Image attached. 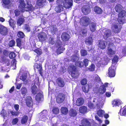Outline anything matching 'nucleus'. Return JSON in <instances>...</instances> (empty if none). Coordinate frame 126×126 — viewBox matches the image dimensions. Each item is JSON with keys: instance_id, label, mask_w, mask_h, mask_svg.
I'll use <instances>...</instances> for the list:
<instances>
[{"instance_id": "f257e3e1", "label": "nucleus", "mask_w": 126, "mask_h": 126, "mask_svg": "<svg viewBox=\"0 0 126 126\" xmlns=\"http://www.w3.org/2000/svg\"><path fill=\"white\" fill-rule=\"evenodd\" d=\"M68 71L69 74L74 78L77 77L79 74L76 67L74 65H70L68 68Z\"/></svg>"}, {"instance_id": "f03ea898", "label": "nucleus", "mask_w": 126, "mask_h": 126, "mask_svg": "<svg viewBox=\"0 0 126 126\" xmlns=\"http://www.w3.org/2000/svg\"><path fill=\"white\" fill-rule=\"evenodd\" d=\"M90 19L88 16L82 17L80 19L79 22L82 26L86 27L90 23Z\"/></svg>"}, {"instance_id": "7ed1b4c3", "label": "nucleus", "mask_w": 126, "mask_h": 126, "mask_svg": "<svg viewBox=\"0 0 126 126\" xmlns=\"http://www.w3.org/2000/svg\"><path fill=\"white\" fill-rule=\"evenodd\" d=\"M65 98V95L62 93H60L57 96L56 101L57 103H61L64 101Z\"/></svg>"}, {"instance_id": "20e7f679", "label": "nucleus", "mask_w": 126, "mask_h": 126, "mask_svg": "<svg viewBox=\"0 0 126 126\" xmlns=\"http://www.w3.org/2000/svg\"><path fill=\"white\" fill-rule=\"evenodd\" d=\"M109 76L111 78L114 77L115 75V66L111 65L108 70Z\"/></svg>"}, {"instance_id": "39448f33", "label": "nucleus", "mask_w": 126, "mask_h": 126, "mask_svg": "<svg viewBox=\"0 0 126 126\" xmlns=\"http://www.w3.org/2000/svg\"><path fill=\"white\" fill-rule=\"evenodd\" d=\"M73 2L72 0H64L63 1L64 7L66 9H69L72 6Z\"/></svg>"}, {"instance_id": "423d86ee", "label": "nucleus", "mask_w": 126, "mask_h": 126, "mask_svg": "<svg viewBox=\"0 0 126 126\" xmlns=\"http://www.w3.org/2000/svg\"><path fill=\"white\" fill-rule=\"evenodd\" d=\"M37 36L39 39V41L41 42L45 41L47 38V35L43 32H41L38 33Z\"/></svg>"}, {"instance_id": "0eeeda50", "label": "nucleus", "mask_w": 126, "mask_h": 126, "mask_svg": "<svg viewBox=\"0 0 126 126\" xmlns=\"http://www.w3.org/2000/svg\"><path fill=\"white\" fill-rule=\"evenodd\" d=\"M111 28L112 29V30L114 33H118L120 32L122 27L121 26H119L117 24H115L112 25Z\"/></svg>"}, {"instance_id": "6e6552de", "label": "nucleus", "mask_w": 126, "mask_h": 126, "mask_svg": "<svg viewBox=\"0 0 126 126\" xmlns=\"http://www.w3.org/2000/svg\"><path fill=\"white\" fill-rule=\"evenodd\" d=\"M0 62L3 64H6L7 66H9L10 64L9 59L6 58L4 56H2L1 57Z\"/></svg>"}, {"instance_id": "1a4fd4ad", "label": "nucleus", "mask_w": 126, "mask_h": 126, "mask_svg": "<svg viewBox=\"0 0 126 126\" xmlns=\"http://www.w3.org/2000/svg\"><path fill=\"white\" fill-rule=\"evenodd\" d=\"M26 103L27 106L29 107H32L33 106L32 99L30 96H28L26 99Z\"/></svg>"}, {"instance_id": "9d476101", "label": "nucleus", "mask_w": 126, "mask_h": 126, "mask_svg": "<svg viewBox=\"0 0 126 126\" xmlns=\"http://www.w3.org/2000/svg\"><path fill=\"white\" fill-rule=\"evenodd\" d=\"M8 32L7 28L2 25L0 26V33L1 34L5 35L7 34Z\"/></svg>"}, {"instance_id": "9b49d317", "label": "nucleus", "mask_w": 126, "mask_h": 126, "mask_svg": "<svg viewBox=\"0 0 126 126\" xmlns=\"http://www.w3.org/2000/svg\"><path fill=\"white\" fill-rule=\"evenodd\" d=\"M98 46L99 48L102 49L106 48V47L105 44L106 42L105 41L100 40H98Z\"/></svg>"}, {"instance_id": "f8f14e48", "label": "nucleus", "mask_w": 126, "mask_h": 126, "mask_svg": "<svg viewBox=\"0 0 126 126\" xmlns=\"http://www.w3.org/2000/svg\"><path fill=\"white\" fill-rule=\"evenodd\" d=\"M56 83L58 85L61 87H63L65 85L64 82L61 78H58L56 79Z\"/></svg>"}, {"instance_id": "ddd939ff", "label": "nucleus", "mask_w": 126, "mask_h": 126, "mask_svg": "<svg viewBox=\"0 0 126 126\" xmlns=\"http://www.w3.org/2000/svg\"><path fill=\"white\" fill-rule=\"evenodd\" d=\"M81 11L82 13L85 15L88 14L91 11L90 8L87 6H84L81 8Z\"/></svg>"}, {"instance_id": "4468645a", "label": "nucleus", "mask_w": 126, "mask_h": 126, "mask_svg": "<svg viewBox=\"0 0 126 126\" xmlns=\"http://www.w3.org/2000/svg\"><path fill=\"white\" fill-rule=\"evenodd\" d=\"M61 38L63 41H67L69 39V35L66 32H64L62 33Z\"/></svg>"}, {"instance_id": "2eb2a0df", "label": "nucleus", "mask_w": 126, "mask_h": 126, "mask_svg": "<svg viewBox=\"0 0 126 126\" xmlns=\"http://www.w3.org/2000/svg\"><path fill=\"white\" fill-rule=\"evenodd\" d=\"M108 83H106L104 85H102L101 86V88L99 90V93L100 94H103L105 92L106 90V87H107L108 85Z\"/></svg>"}, {"instance_id": "dca6fc26", "label": "nucleus", "mask_w": 126, "mask_h": 126, "mask_svg": "<svg viewBox=\"0 0 126 126\" xmlns=\"http://www.w3.org/2000/svg\"><path fill=\"white\" fill-rule=\"evenodd\" d=\"M27 6L26 7H25H25L24 8L23 11H21L22 12L24 11L25 9V10L27 11H33L34 10V8L32 6V4H29L28 2L27 3Z\"/></svg>"}, {"instance_id": "f3484780", "label": "nucleus", "mask_w": 126, "mask_h": 126, "mask_svg": "<svg viewBox=\"0 0 126 126\" xmlns=\"http://www.w3.org/2000/svg\"><path fill=\"white\" fill-rule=\"evenodd\" d=\"M25 21L24 17L22 15L21 17L18 18L17 21V25L18 26H20Z\"/></svg>"}, {"instance_id": "a211bd4d", "label": "nucleus", "mask_w": 126, "mask_h": 126, "mask_svg": "<svg viewBox=\"0 0 126 126\" xmlns=\"http://www.w3.org/2000/svg\"><path fill=\"white\" fill-rule=\"evenodd\" d=\"M96 24L95 23L91 22L89 24V27L90 31L92 32H94L96 30Z\"/></svg>"}, {"instance_id": "6ab92c4d", "label": "nucleus", "mask_w": 126, "mask_h": 126, "mask_svg": "<svg viewBox=\"0 0 126 126\" xmlns=\"http://www.w3.org/2000/svg\"><path fill=\"white\" fill-rule=\"evenodd\" d=\"M93 40L92 37L89 36L86 38L85 41V44L88 46H90L92 45L93 42Z\"/></svg>"}, {"instance_id": "aec40b11", "label": "nucleus", "mask_w": 126, "mask_h": 126, "mask_svg": "<svg viewBox=\"0 0 126 126\" xmlns=\"http://www.w3.org/2000/svg\"><path fill=\"white\" fill-rule=\"evenodd\" d=\"M46 2V0H37L36 4L38 6L43 7Z\"/></svg>"}, {"instance_id": "412c9836", "label": "nucleus", "mask_w": 126, "mask_h": 126, "mask_svg": "<svg viewBox=\"0 0 126 126\" xmlns=\"http://www.w3.org/2000/svg\"><path fill=\"white\" fill-rule=\"evenodd\" d=\"M84 102V100L81 97L78 98L76 100V105L78 106H80L82 105Z\"/></svg>"}, {"instance_id": "4be33fe9", "label": "nucleus", "mask_w": 126, "mask_h": 126, "mask_svg": "<svg viewBox=\"0 0 126 126\" xmlns=\"http://www.w3.org/2000/svg\"><path fill=\"white\" fill-rule=\"evenodd\" d=\"M2 5L5 8H8L11 3L10 0H2Z\"/></svg>"}, {"instance_id": "5701e85b", "label": "nucleus", "mask_w": 126, "mask_h": 126, "mask_svg": "<svg viewBox=\"0 0 126 126\" xmlns=\"http://www.w3.org/2000/svg\"><path fill=\"white\" fill-rule=\"evenodd\" d=\"M20 3V5L18 6L19 9L21 10V11H23L24 8L26 6V4L24 2V0H18Z\"/></svg>"}, {"instance_id": "b1692460", "label": "nucleus", "mask_w": 126, "mask_h": 126, "mask_svg": "<svg viewBox=\"0 0 126 126\" xmlns=\"http://www.w3.org/2000/svg\"><path fill=\"white\" fill-rule=\"evenodd\" d=\"M43 95L42 94L39 93L37 94L35 96V99L38 102H39L41 100L42 98L43 97Z\"/></svg>"}, {"instance_id": "393cba45", "label": "nucleus", "mask_w": 126, "mask_h": 126, "mask_svg": "<svg viewBox=\"0 0 126 126\" xmlns=\"http://www.w3.org/2000/svg\"><path fill=\"white\" fill-rule=\"evenodd\" d=\"M28 119V116L26 115H24L21 118V123L22 124H25L27 123Z\"/></svg>"}, {"instance_id": "a878e982", "label": "nucleus", "mask_w": 126, "mask_h": 126, "mask_svg": "<svg viewBox=\"0 0 126 126\" xmlns=\"http://www.w3.org/2000/svg\"><path fill=\"white\" fill-rule=\"evenodd\" d=\"M79 110L80 113L82 114H85L87 111V107L84 106H82L79 108Z\"/></svg>"}, {"instance_id": "bb28decb", "label": "nucleus", "mask_w": 126, "mask_h": 126, "mask_svg": "<svg viewBox=\"0 0 126 126\" xmlns=\"http://www.w3.org/2000/svg\"><path fill=\"white\" fill-rule=\"evenodd\" d=\"M79 33L82 36H86L87 33V29L85 28H81L79 32Z\"/></svg>"}, {"instance_id": "cd10ccee", "label": "nucleus", "mask_w": 126, "mask_h": 126, "mask_svg": "<svg viewBox=\"0 0 126 126\" xmlns=\"http://www.w3.org/2000/svg\"><path fill=\"white\" fill-rule=\"evenodd\" d=\"M81 123L84 126H91L90 123L87 119H83L82 120Z\"/></svg>"}, {"instance_id": "c85d7f7f", "label": "nucleus", "mask_w": 126, "mask_h": 126, "mask_svg": "<svg viewBox=\"0 0 126 126\" xmlns=\"http://www.w3.org/2000/svg\"><path fill=\"white\" fill-rule=\"evenodd\" d=\"M115 53V51L113 50L110 48H108L107 53L109 57H111L112 55H114Z\"/></svg>"}, {"instance_id": "c756f323", "label": "nucleus", "mask_w": 126, "mask_h": 126, "mask_svg": "<svg viewBox=\"0 0 126 126\" xmlns=\"http://www.w3.org/2000/svg\"><path fill=\"white\" fill-rule=\"evenodd\" d=\"M94 10L95 13L98 14H101L102 12L101 9L97 6H95L94 7Z\"/></svg>"}, {"instance_id": "7c9ffc66", "label": "nucleus", "mask_w": 126, "mask_h": 126, "mask_svg": "<svg viewBox=\"0 0 126 126\" xmlns=\"http://www.w3.org/2000/svg\"><path fill=\"white\" fill-rule=\"evenodd\" d=\"M61 113L64 114L66 115L68 113V110L66 107H61Z\"/></svg>"}, {"instance_id": "2f4dec72", "label": "nucleus", "mask_w": 126, "mask_h": 126, "mask_svg": "<svg viewBox=\"0 0 126 126\" xmlns=\"http://www.w3.org/2000/svg\"><path fill=\"white\" fill-rule=\"evenodd\" d=\"M121 104L120 100H114L112 102V104L113 107L118 106Z\"/></svg>"}, {"instance_id": "473e14b6", "label": "nucleus", "mask_w": 126, "mask_h": 126, "mask_svg": "<svg viewBox=\"0 0 126 126\" xmlns=\"http://www.w3.org/2000/svg\"><path fill=\"white\" fill-rule=\"evenodd\" d=\"M75 65L77 66L81 67L84 66V63L82 61H77L75 62Z\"/></svg>"}, {"instance_id": "72a5a7b5", "label": "nucleus", "mask_w": 126, "mask_h": 126, "mask_svg": "<svg viewBox=\"0 0 126 126\" xmlns=\"http://www.w3.org/2000/svg\"><path fill=\"white\" fill-rule=\"evenodd\" d=\"M37 87L35 85H33L31 87V91L32 94L34 95L36 94L37 92Z\"/></svg>"}, {"instance_id": "f704fd0d", "label": "nucleus", "mask_w": 126, "mask_h": 126, "mask_svg": "<svg viewBox=\"0 0 126 126\" xmlns=\"http://www.w3.org/2000/svg\"><path fill=\"white\" fill-rule=\"evenodd\" d=\"M89 87L88 85L83 86L82 87L83 91L85 93H87L89 91Z\"/></svg>"}, {"instance_id": "c9c22d12", "label": "nucleus", "mask_w": 126, "mask_h": 126, "mask_svg": "<svg viewBox=\"0 0 126 126\" xmlns=\"http://www.w3.org/2000/svg\"><path fill=\"white\" fill-rule=\"evenodd\" d=\"M77 114L76 110L73 109H72L70 111V114L71 116L74 117L77 115Z\"/></svg>"}, {"instance_id": "e433bc0d", "label": "nucleus", "mask_w": 126, "mask_h": 126, "mask_svg": "<svg viewBox=\"0 0 126 126\" xmlns=\"http://www.w3.org/2000/svg\"><path fill=\"white\" fill-rule=\"evenodd\" d=\"M65 49L62 47H59L56 50V52L57 54L59 55L63 52V51Z\"/></svg>"}, {"instance_id": "4c0bfd02", "label": "nucleus", "mask_w": 126, "mask_h": 126, "mask_svg": "<svg viewBox=\"0 0 126 126\" xmlns=\"http://www.w3.org/2000/svg\"><path fill=\"white\" fill-rule=\"evenodd\" d=\"M21 92L22 94L24 96L27 92V90L25 87H23L21 88Z\"/></svg>"}, {"instance_id": "58836bf2", "label": "nucleus", "mask_w": 126, "mask_h": 126, "mask_svg": "<svg viewBox=\"0 0 126 126\" xmlns=\"http://www.w3.org/2000/svg\"><path fill=\"white\" fill-rule=\"evenodd\" d=\"M17 46L20 48L21 47V40L20 38H17L16 40Z\"/></svg>"}, {"instance_id": "ea45409f", "label": "nucleus", "mask_w": 126, "mask_h": 126, "mask_svg": "<svg viewBox=\"0 0 126 126\" xmlns=\"http://www.w3.org/2000/svg\"><path fill=\"white\" fill-rule=\"evenodd\" d=\"M9 56L10 58L11 59H16V55L14 52H11L9 54Z\"/></svg>"}, {"instance_id": "a19ab883", "label": "nucleus", "mask_w": 126, "mask_h": 126, "mask_svg": "<svg viewBox=\"0 0 126 126\" xmlns=\"http://www.w3.org/2000/svg\"><path fill=\"white\" fill-rule=\"evenodd\" d=\"M115 9L116 12H119L122 10L121 5L119 4H117L115 7Z\"/></svg>"}, {"instance_id": "79ce46f5", "label": "nucleus", "mask_w": 126, "mask_h": 126, "mask_svg": "<svg viewBox=\"0 0 126 126\" xmlns=\"http://www.w3.org/2000/svg\"><path fill=\"white\" fill-rule=\"evenodd\" d=\"M52 111L53 114H57L59 113V110L58 107H53Z\"/></svg>"}, {"instance_id": "37998d69", "label": "nucleus", "mask_w": 126, "mask_h": 126, "mask_svg": "<svg viewBox=\"0 0 126 126\" xmlns=\"http://www.w3.org/2000/svg\"><path fill=\"white\" fill-rule=\"evenodd\" d=\"M17 35L20 38H23L25 35L24 33L22 32L19 31L18 32Z\"/></svg>"}, {"instance_id": "c03bdc74", "label": "nucleus", "mask_w": 126, "mask_h": 126, "mask_svg": "<svg viewBox=\"0 0 126 126\" xmlns=\"http://www.w3.org/2000/svg\"><path fill=\"white\" fill-rule=\"evenodd\" d=\"M110 30H105L104 32V36L106 37L107 38L109 37L110 35Z\"/></svg>"}, {"instance_id": "a18cd8bd", "label": "nucleus", "mask_w": 126, "mask_h": 126, "mask_svg": "<svg viewBox=\"0 0 126 126\" xmlns=\"http://www.w3.org/2000/svg\"><path fill=\"white\" fill-rule=\"evenodd\" d=\"M41 113V117L44 118L46 117L47 115V112L46 110H43Z\"/></svg>"}, {"instance_id": "49530a36", "label": "nucleus", "mask_w": 126, "mask_h": 126, "mask_svg": "<svg viewBox=\"0 0 126 126\" xmlns=\"http://www.w3.org/2000/svg\"><path fill=\"white\" fill-rule=\"evenodd\" d=\"M105 112L102 110H99L97 112V114L99 117H102Z\"/></svg>"}, {"instance_id": "de8ad7c7", "label": "nucleus", "mask_w": 126, "mask_h": 126, "mask_svg": "<svg viewBox=\"0 0 126 126\" xmlns=\"http://www.w3.org/2000/svg\"><path fill=\"white\" fill-rule=\"evenodd\" d=\"M80 53L81 56H85L87 54V51L84 49H81L80 51Z\"/></svg>"}, {"instance_id": "09e8293b", "label": "nucleus", "mask_w": 126, "mask_h": 126, "mask_svg": "<svg viewBox=\"0 0 126 126\" xmlns=\"http://www.w3.org/2000/svg\"><path fill=\"white\" fill-rule=\"evenodd\" d=\"M15 42L14 40H11L9 42L8 45L10 47H12L15 46Z\"/></svg>"}, {"instance_id": "8fccbe9b", "label": "nucleus", "mask_w": 126, "mask_h": 126, "mask_svg": "<svg viewBox=\"0 0 126 126\" xmlns=\"http://www.w3.org/2000/svg\"><path fill=\"white\" fill-rule=\"evenodd\" d=\"M20 10H21L20 9ZM21 11H21H20L18 9H16L14 11V13L15 16L17 17L19 16L20 14Z\"/></svg>"}, {"instance_id": "3c124183", "label": "nucleus", "mask_w": 126, "mask_h": 126, "mask_svg": "<svg viewBox=\"0 0 126 126\" xmlns=\"http://www.w3.org/2000/svg\"><path fill=\"white\" fill-rule=\"evenodd\" d=\"M16 59L13 60L12 61V66L13 67L14 69H15L16 68Z\"/></svg>"}, {"instance_id": "603ef678", "label": "nucleus", "mask_w": 126, "mask_h": 126, "mask_svg": "<svg viewBox=\"0 0 126 126\" xmlns=\"http://www.w3.org/2000/svg\"><path fill=\"white\" fill-rule=\"evenodd\" d=\"M35 60V63H37L38 64H42V62L40 58H39L38 56L36 57Z\"/></svg>"}, {"instance_id": "864d4df0", "label": "nucleus", "mask_w": 126, "mask_h": 126, "mask_svg": "<svg viewBox=\"0 0 126 126\" xmlns=\"http://www.w3.org/2000/svg\"><path fill=\"white\" fill-rule=\"evenodd\" d=\"M87 80L86 79L84 78L81 80L80 83L82 85H84L87 83Z\"/></svg>"}, {"instance_id": "5fc2aeb1", "label": "nucleus", "mask_w": 126, "mask_h": 126, "mask_svg": "<svg viewBox=\"0 0 126 126\" xmlns=\"http://www.w3.org/2000/svg\"><path fill=\"white\" fill-rule=\"evenodd\" d=\"M118 21L120 24H123L125 22V19L123 18V17H119Z\"/></svg>"}, {"instance_id": "6e6d98bb", "label": "nucleus", "mask_w": 126, "mask_h": 126, "mask_svg": "<svg viewBox=\"0 0 126 126\" xmlns=\"http://www.w3.org/2000/svg\"><path fill=\"white\" fill-rule=\"evenodd\" d=\"M58 31V29L57 27L53 26L52 27V29L51 30V32L52 33L54 34Z\"/></svg>"}, {"instance_id": "4d7b16f0", "label": "nucleus", "mask_w": 126, "mask_h": 126, "mask_svg": "<svg viewBox=\"0 0 126 126\" xmlns=\"http://www.w3.org/2000/svg\"><path fill=\"white\" fill-rule=\"evenodd\" d=\"M33 51L38 55H40L42 53V52L41 49L39 48H37L36 49Z\"/></svg>"}, {"instance_id": "13d9d810", "label": "nucleus", "mask_w": 126, "mask_h": 126, "mask_svg": "<svg viewBox=\"0 0 126 126\" xmlns=\"http://www.w3.org/2000/svg\"><path fill=\"white\" fill-rule=\"evenodd\" d=\"M19 120L17 118H15L13 119L12 121V123L13 125L16 124L18 122Z\"/></svg>"}, {"instance_id": "bf43d9fd", "label": "nucleus", "mask_w": 126, "mask_h": 126, "mask_svg": "<svg viewBox=\"0 0 126 126\" xmlns=\"http://www.w3.org/2000/svg\"><path fill=\"white\" fill-rule=\"evenodd\" d=\"M10 113L12 115L15 116H18L19 114V112L17 111H10Z\"/></svg>"}, {"instance_id": "052dcab7", "label": "nucleus", "mask_w": 126, "mask_h": 126, "mask_svg": "<svg viewBox=\"0 0 126 126\" xmlns=\"http://www.w3.org/2000/svg\"><path fill=\"white\" fill-rule=\"evenodd\" d=\"M118 57L116 55L114 56L112 61L114 63H117L118 61Z\"/></svg>"}, {"instance_id": "680f3d73", "label": "nucleus", "mask_w": 126, "mask_h": 126, "mask_svg": "<svg viewBox=\"0 0 126 126\" xmlns=\"http://www.w3.org/2000/svg\"><path fill=\"white\" fill-rule=\"evenodd\" d=\"M27 77L26 75H22L20 77V79L22 81H24L26 79Z\"/></svg>"}, {"instance_id": "e2e57ef3", "label": "nucleus", "mask_w": 126, "mask_h": 126, "mask_svg": "<svg viewBox=\"0 0 126 126\" xmlns=\"http://www.w3.org/2000/svg\"><path fill=\"white\" fill-rule=\"evenodd\" d=\"M88 106L90 109H94V104L90 102H88Z\"/></svg>"}, {"instance_id": "0e129e2a", "label": "nucleus", "mask_w": 126, "mask_h": 126, "mask_svg": "<svg viewBox=\"0 0 126 126\" xmlns=\"http://www.w3.org/2000/svg\"><path fill=\"white\" fill-rule=\"evenodd\" d=\"M89 70L91 71H93L94 70L95 66L93 64H92L89 68Z\"/></svg>"}, {"instance_id": "69168bd1", "label": "nucleus", "mask_w": 126, "mask_h": 126, "mask_svg": "<svg viewBox=\"0 0 126 126\" xmlns=\"http://www.w3.org/2000/svg\"><path fill=\"white\" fill-rule=\"evenodd\" d=\"M3 53L5 56H8L9 54V52L8 50L6 49H4L3 51Z\"/></svg>"}, {"instance_id": "338daca9", "label": "nucleus", "mask_w": 126, "mask_h": 126, "mask_svg": "<svg viewBox=\"0 0 126 126\" xmlns=\"http://www.w3.org/2000/svg\"><path fill=\"white\" fill-rule=\"evenodd\" d=\"M122 115H126V105L122 109Z\"/></svg>"}, {"instance_id": "774afa93", "label": "nucleus", "mask_w": 126, "mask_h": 126, "mask_svg": "<svg viewBox=\"0 0 126 126\" xmlns=\"http://www.w3.org/2000/svg\"><path fill=\"white\" fill-rule=\"evenodd\" d=\"M118 14L119 17H124L125 15L123 11L122 10Z\"/></svg>"}]
</instances>
